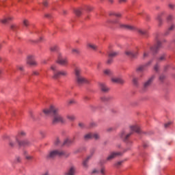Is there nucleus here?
Masks as SVG:
<instances>
[{"instance_id":"1","label":"nucleus","mask_w":175,"mask_h":175,"mask_svg":"<svg viewBox=\"0 0 175 175\" xmlns=\"http://www.w3.org/2000/svg\"><path fill=\"white\" fill-rule=\"evenodd\" d=\"M43 112L44 114H53V118L52 120L53 125H55L56 124H64L65 120L64 118L58 114V109L55 108L54 106L51 105L49 109H44Z\"/></svg>"},{"instance_id":"2","label":"nucleus","mask_w":175,"mask_h":175,"mask_svg":"<svg viewBox=\"0 0 175 175\" xmlns=\"http://www.w3.org/2000/svg\"><path fill=\"white\" fill-rule=\"evenodd\" d=\"M65 155L66 152L62 150H53L47 154L46 159H53L56 157H64Z\"/></svg>"},{"instance_id":"3","label":"nucleus","mask_w":175,"mask_h":175,"mask_svg":"<svg viewBox=\"0 0 175 175\" xmlns=\"http://www.w3.org/2000/svg\"><path fill=\"white\" fill-rule=\"evenodd\" d=\"M85 140H90L94 139L95 140H98L100 139L99 133H89L88 134L84 136Z\"/></svg>"},{"instance_id":"4","label":"nucleus","mask_w":175,"mask_h":175,"mask_svg":"<svg viewBox=\"0 0 175 175\" xmlns=\"http://www.w3.org/2000/svg\"><path fill=\"white\" fill-rule=\"evenodd\" d=\"M75 75L77 77L78 84H84L85 83H88V81L85 78L80 77V70L78 68L75 69Z\"/></svg>"},{"instance_id":"5","label":"nucleus","mask_w":175,"mask_h":175,"mask_svg":"<svg viewBox=\"0 0 175 175\" xmlns=\"http://www.w3.org/2000/svg\"><path fill=\"white\" fill-rule=\"evenodd\" d=\"M121 155H122V153L120 152H118V151L111 152L107 158V161H112L113 159L116 157H121Z\"/></svg>"},{"instance_id":"6","label":"nucleus","mask_w":175,"mask_h":175,"mask_svg":"<svg viewBox=\"0 0 175 175\" xmlns=\"http://www.w3.org/2000/svg\"><path fill=\"white\" fill-rule=\"evenodd\" d=\"M76 173V167L74 165H72L70 167L68 170H67L66 172H65L64 175H75Z\"/></svg>"},{"instance_id":"7","label":"nucleus","mask_w":175,"mask_h":175,"mask_svg":"<svg viewBox=\"0 0 175 175\" xmlns=\"http://www.w3.org/2000/svg\"><path fill=\"white\" fill-rule=\"evenodd\" d=\"M16 141L18 142V144H19L20 146L26 147L30 144L29 142L27 140L20 141L18 138H16Z\"/></svg>"},{"instance_id":"8","label":"nucleus","mask_w":175,"mask_h":175,"mask_svg":"<svg viewBox=\"0 0 175 175\" xmlns=\"http://www.w3.org/2000/svg\"><path fill=\"white\" fill-rule=\"evenodd\" d=\"M57 64H59V65H68V59H62L61 58V56H59Z\"/></svg>"},{"instance_id":"9","label":"nucleus","mask_w":175,"mask_h":175,"mask_svg":"<svg viewBox=\"0 0 175 175\" xmlns=\"http://www.w3.org/2000/svg\"><path fill=\"white\" fill-rule=\"evenodd\" d=\"M132 135L131 133H126V132H123L121 133V137L124 141H126L128 140V139L129 138V137Z\"/></svg>"},{"instance_id":"10","label":"nucleus","mask_w":175,"mask_h":175,"mask_svg":"<svg viewBox=\"0 0 175 175\" xmlns=\"http://www.w3.org/2000/svg\"><path fill=\"white\" fill-rule=\"evenodd\" d=\"M27 63L31 66L36 65V62L33 60V57L32 56H28Z\"/></svg>"},{"instance_id":"11","label":"nucleus","mask_w":175,"mask_h":175,"mask_svg":"<svg viewBox=\"0 0 175 175\" xmlns=\"http://www.w3.org/2000/svg\"><path fill=\"white\" fill-rule=\"evenodd\" d=\"M59 76H66V72L62 71V72H57V74H55L53 75V79H58Z\"/></svg>"},{"instance_id":"12","label":"nucleus","mask_w":175,"mask_h":175,"mask_svg":"<svg viewBox=\"0 0 175 175\" xmlns=\"http://www.w3.org/2000/svg\"><path fill=\"white\" fill-rule=\"evenodd\" d=\"M125 54H126V55H127L130 58H135L137 56V53H133L131 51H126Z\"/></svg>"},{"instance_id":"13","label":"nucleus","mask_w":175,"mask_h":175,"mask_svg":"<svg viewBox=\"0 0 175 175\" xmlns=\"http://www.w3.org/2000/svg\"><path fill=\"white\" fill-rule=\"evenodd\" d=\"M113 83H117L118 84H124V80L121 78H113L111 79Z\"/></svg>"},{"instance_id":"14","label":"nucleus","mask_w":175,"mask_h":175,"mask_svg":"<svg viewBox=\"0 0 175 175\" xmlns=\"http://www.w3.org/2000/svg\"><path fill=\"white\" fill-rule=\"evenodd\" d=\"M73 143V140L71 139H66L64 141V143H63V146H70V144H72Z\"/></svg>"},{"instance_id":"15","label":"nucleus","mask_w":175,"mask_h":175,"mask_svg":"<svg viewBox=\"0 0 175 175\" xmlns=\"http://www.w3.org/2000/svg\"><path fill=\"white\" fill-rule=\"evenodd\" d=\"M120 28H122L123 29H134V27L131 25H120Z\"/></svg>"},{"instance_id":"16","label":"nucleus","mask_w":175,"mask_h":175,"mask_svg":"<svg viewBox=\"0 0 175 175\" xmlns=\"http://www.w3.org/2000/svg\"><path fill=\"white\" fill-rule=\"evenodd\" d=\"M24 155H25V159L28 161H31L33 159V157L28 154L27 151L24 152Z\"/></svg>"},{"instance_id":"17","label":"nucleus","mask_w":175,"mask_h":175,"mask_svg":"<svg viewBox=\"0 0 175 175\" xmlns=\"http://www.w3.org/2000/svg\"><path fill=\"white\" fill-rule=\"evenodd\" d=\"M160 47H161V42H158L157 45L156 46L151 47L150 50L152 51H158V49H159Z\"/></svg>"},{"instance_id":"18","label":"nucleus","mask_w":175,"mask_h":175,"mask_svg":"<svg viewBox=\"0 0 175 175\" xmlns=\"http://www.w3.org/2000/svg\"><path fill=\"white\" fill-rule=\"evenodd\" d=\"M152 80H154V77H152L147 82L144 83L145 88L146 87H148V85H150L151 83H152Z\"/></svg>"},{"instance_id":"19","label":"nucleus","mask_w":175,"mask_h":175,"mask_svg":"<svg viewBox=\"0 0 175 175\" xmlns=\"http://www.w3.org/2000/svg\"><path fill=\"white\" fill-rule=\"evenodd\" d=\"M131 130L133 131V132H140V128L139 126H132L131 127Z\"/></svg>"},{"instance_id":"20","label":"nucleus","mask_w":175,"mask_h":175,"mask_svg":"<svg viewBox=\"0 0 175 175\" xmlns=\"http://www.w3.org/2000/svg\"><path fill=\"white\" fill-rule=\"evenodd\" d=\"M100 87H101V90L103 92H107V91H109V88H106V86L105 85V84H100Z\"/></svg>"},{"instance_id":"21","label":"nucleus","mask_w":175,"mask_h":175,"mask_svg":"<svg viewBox=\"0 0 175 175\" xmlns=\"http://www.w3.org/2000/svg\"><path fill=\"white\" fill-rule=\"evenodd\" d=\"M12 20H13V18H7L1 20V23L2 24H8V23H9V21H12Z\"/></svg>"},{"instance_id":"22","label":"nucleus","mask_w":175,"mask_h":175,"mask_svg":"<svg viewBox=\"0 0 175 175\" xmlns=\"http://www.w3.org/2000/svg\"><path fill=\"white\" fill-rule=\"evenodd\" d=\"M90 159V157H87V159L85 160H84V161L83 162V166L85 167H88V161Z\"/></svg>"},{"instance_id":"23","label":"nucleus","mask_w":175,"mask_h":175,"mask_svg":"<svg viewBox=\"0 0 175 175\" xmlns=\"http://www.w3.org/2000/svg\"><path fill=\"white\" fill-rule=\"evenodd\" d=\"M109 16H114L115 17H117V18H118V17H121V14H120V13H116V12H111V13H109Z\"/></svg>"},{"instance_id":"24","label":"nucleus","mask_w":175,"mask_h":175,"mask_svg":"<svg viewBox=\"0 0 175 175\" xmlns=\"http://www.w3.org/2000/svg\"><path fill=\"white\" fill-rule=\"evenodd\" d=\"M78 126H79L81 128V129H84L85 128H87V126H85V124H84L83 122H80L78 124Z\"/></svg>"},{"instance_id":"25","label":"nucleus","mask_w":175,"mask_h":175,"mask_svg":"<svg viewBox=\"0 0 175 175\" xmlns=\"http://www.w3.org/2000/svg\"><path fill=\"white\" fill-rule=\"evenodd\" d=\"M117 55H118V53L117 52H113V53L109 54V57L110 58H111L113 57H117Z\"/></svg>"},{"instance_id":"26","label":"nucleus","mask_w":175,"mask_h":175,"mask_svg":"<svg viewBox=\"0 0 175 175\" xmlns=\"http://www.w3.org/2000/svg\"><path fill=\"white\" fill-rule=\"evenodd\" d=\"M94 126H96V124H95L94 122H91V123H90L88 126H87V128L91 129V128H94Z\"/></svg>"},{"instance_id":"27","label":"nucleus","mask_w":175,"mask_h":175,"mask_svg":"<svg viewBox=\"0 0 175 175\" xmlns=\"http://www.w3.org/2000/svg\"><path fill=\"white\" fill-rule=\"evenodd\" d=\"M75 14L76 16H81V11L79 10H76L75 11Z\"/></svg>"},{"instance_id":"28","label":"nucleus","mask_w":175,"mask_h":175,"mask_svg":"<svg viewBox=\"0 0 175 175\" xmlns=\"http://www.w3.org/2000/svg\"><path fill=\"white\" fill-rule=\"evenodd\" d=\"M124 163V161H118L115 163V166L116 167H120L122 163Z\"/></svg>"},{"instance_id":"29","label":"nucleus","mask_w":175,"mask_h":175,"mask_svg":"<svg viewBox=\"0 0 175 175\" xmlns=\"http://www.w3.org/2000/svg\"><path fill=\"white\" fill-rule=\"evenodd\" d=\"M100 173L99 170H97L96 169H94L93 170H92V174H98Z\"/></svg>"},{"instance_id":"30","label":"nucleus","mask_w":175,"mask_h":175,"mask_svg":"<svg viewBox=\"0 0 175 175\" xmlns=\"http://www.w3.org/2000/svg\"><path fill=\"white\" fill-rule=\"evenodd\" d=\"M67 118L70 120V121H75V118L74 116H68Z\"/></svg>"},{"instance_id":"31","label":"nucleus","mask_w":175,"mask_h":175,"mask_svg":"<svg viewBox=\"0 0 175 175\" xmlns=\"http://www.w3.org/2000/svg\"><path fill=\"white\" fill-rule=\"evenodd\" d=\"M172 122H168L164 124V127L169 128L170 126V125H172Z\"/></svg>"},{"instance_id":"32","label":"nucleus","mask_w":175,"mask_h":175,"mask_svg":"<svg viewBox=\"0 0 175 175\" xmlns=\"http://www.w3.org/2000/svg\"><path fill=\"white\" fill-rule=\"evenodd\" d=\"M21 158L20 157H16L15 159V162L16 163H21Z\"/></svg>"},{"instance_id":"33","label":"nucleus","mask_w":175,"mask_h":175,"mask_svg":"<svg viewBox=\"0 0 175 175\" xmlns=\"http://www.w3.org/2000/svg\"><path fill=\"white\" fill-rule=\"evenodd\" d=\"M23 24L25 27H28V25H29V22H28L27 20H25L23 21Z\"/></svg>"},{"instance_id":"34","label":"nucleus","mask_w":175,"mask_h":175,"mask_svg":"<svg viewBox=\"0 0 175 175\" xmlns=\"http://www.w3.org/2000/svg\"><path fill=\"white\" fill-rule=\"evenodd\" d=\"M144 69V66H140L138 68H137V72H142Z\"/></svg>"},{"instance_id":"35","label":"nucleus","mask_w":175,"mask_h":175,"mask_svg":"<svg viewBox=\"0 0 175 175\" xmlns=\"http://www.w3.org/2000/svg\"><path fill=\"white\" fill-rule=\"evenodd\" d=\"M57 50H58V47L57 46L51 48V51H57Z\"/></svg>"},{"instance_id":"36","label":"nucleus","mask_w":175,"mask_h":175,"mask_svg":"<svg viewBox=\"0 0 175 175\" xmlns=\"http://www.w3.org/2000/svg\"><path fill=\"white\" fill-rule=\"evenodd\" d=\"M88 46L90 49H92V50H96V46L92 44H89Z\"/></svg>"},{"instance_id":"37","label":"nucleus","mask_w":175,"mask_h":175,"mask_svg":"<svg viewBox=\"0 0 175 175\" xmlns=\"http://www.w3.org/2000/svg\"><path fill=\"white\" fill-rule=\"evenodd\" d=\"M100 174H101L102 175H105V170L104 167L101 168V170H100Z\"/></svg>"},{"instance_id":"38","label":"nucleus","mask_w":175,"mask_h":175,"mask_svg":"<svg viewBox=\"0 0 175 175\" xmlns=\"http://www.w3.org/2000/svg\"><path fill=\"white\" fill-rule=\"evenodd\" d=\"M157 20H158V21H159V25H161V24H162V20L161 19V16H159L157 17Z\"/></svg>"},{"instance_id":"39","label":"nucleus","mask_w":175,"mask_h":175,"mask_svg":"<svg viewBox=\"0 0 175 175\" xmlns=\"http://www.w3.org/2000/svg\"><path fill=\"white\" fill-rule=\"evenodd\" d=\"M112 62H113V59H109L107 60V64L108 65H110V64H111Z\"/></svg>"},{"instance_id":"40","label":"nucleus","mask_w":175,"mask_h":175,"mask_svg":"<svg viewBox=\"0 0 175 175\" xmlns=\"http://www.w3.org/2000/svg\"><path fill=\"white\" fill-rule=\"evenodd\" d=\"M105 75H110V70H104Z\"/></svg>"},{"instance_id":"41","label":"nucleus","mask_w":175,"mask_h":175,"mask_svg":"<svg viewBox=\"0 0 175 175\" xmlns=\"http://www.w3.org/2000/svg\"><path fill=\"white\" fill-rule=\"evenodd\" d=\"M172 20H173V17L172 16H169L167 18V21H172Z\"/></svg>"},{"instance_id":"42","label":"nucleus","mask_w":175,"mask_h":175,"mask_svg":"<svg viewBox=\"0 0 175 175\" xmlns=\"http://www.w3.org/2000/svg\"><path fill=\"white\" fill-rule=\"evenodd\" d=\"M159 80L161 81H163V80H165V76H163V75L160 76Z\"/></svg>"},{"instance_id":"43","label":"nucleus","mask_w":175,"mask_h":175,"mask_svg":"<svg viewBox=\"0 0 175 175\" xmlns=\"http://www.w3.org/2000/svg\"><path fill=\"white\" fill-rule=\"evenodd\" d=\"M128 0H119L118 3H125V2H126Z\"/></svg>"},{"instance_id":"44","label":"nucleus","mask_w":175,"mask_h":175,"mask_svg":"<svg viewBox=\"0 0 175 175\" xmlns=\"http://www.w3.org/2000/svg\"><path fill=\"white\" fill-rule=\"evenodd\" d=\"M133 84L136 85L137 84V79L136 78L133 79Z\"/></svg>"},{"instance_id":"45","label":"nucleus","mask_w":175,"mask_h":175,"mask_svg":"<svg viewBox=\"0 0 175 175\" xmlns=\"http://www.w3.org/2000/svg\"><path fill=\"white\" fill-rule=\"evenodd\" d=\"M109 23H111V24H117V23H118V20L116 19V20L114 21H109Z\"/></svg>"},{"instance_id":"46","label":"nucleus","mask_w":175,"mask_h":175,"mask_svg":"<svg viewBox=\"0 0 175 175\" xmlns=\"http://www.w3.org/2000/svg\"><path fill=\"white\" fill-rule=\"evenodd\" d=\"M60 143L59 139L57 138L56 141L55 142V144L58 145Z\"/></svg>"},{"instance_id":"47","label":"nucleus","mask_w":175,"mask_h":175,"mask_svg":"<svg viewBox=\"0 0 175 175\" xmlns=\"http://www.w3.org/2000/svg\"><path fill=\"white\" fill-rule=\"evenodd\" d=\"M14 145H15V144H14L13 142H10V146L11 147H14Z\"/></svg>"},{"instance_id":"48","label":"nucleus","mask_w":175,"mask_h":175,"mask_svg":"<svg viewBox=\"0 0 175 175\" xmlns=\"http://www.w3.org/2000/svg\"><path fill=\"white\" fill-rule=\"evenodd\" d=\"M163 59H165V56H164V55L161 56V57L159 59V61H163Z\"/></svg>"},{"instance_id":"49","label":"nucleus","mask_w":175,"mask_h":175,"mask_svg":"<svg viewBox=\"0 0 175 175\" xmlns=\"http://www.w3.org/2000/svg\"><path fill=\"white\" fill-rule=\"evenodd\" d=\"M48 5H49V3H47V1H44L43 2V5L44 6H48Z\"/></svg>"},{"instance_id":"50","label":"nucleus","mask_w":175,"mask_h":175,"mask_svg":"<svg viewBox=\"0 0 175 175\" xmlns=\"http://www.w3.org/2000/svg\"><path fill=\"white\" fill-rule=\"evenodd\" d=\"M158 69H159L158 65H156V66H154V70H155L156 72H158Z\"/></svg>"},{"instance_id":"51","label":"nucleus","mask_w":175,"mask_h":175,"mask_svg":"<svg viewBox=\"0 0 175 175\" xmlns=\"http://www.w3.org/2000/svg\"><path fill=\"white\" fill-rule=\"evenodd\" d=\"M72 53H77V54H79V51H77V49H73Z\"/></svg>"},{"instance_id":"52","label":"nucleus","mask_w":175,"mask_h":175,"mask_svg":"<svg viewBox=\"0 0 175 175\" xmlns=\"http://www.w3.org/2000/svg\"><path fill=\"white\" fill-rule=\"evenodd\" d=\"M172 29H174V25H172L170 28L169 30L172 31Z\"/></svg>"},{"instance_id":"53","label":"nucleus","mask_w":175,"mask_h":175,"mask_svg":"<svg viewBox=\"0 0 175 175\" xmlns=\"http://www.w3.org/2000/svg\"><path fill=\"white\" fill-rule=\"evenodd\" d=\"M169 8H170V9H173L174 8V5L170 4Z\"/></svg>"},{"instance_id":"54","label":"nucleus","mask_w":175,"mask_h":175,"mask_svg":"<svg viewBox=\"0 0 175 175\" xmlns=\"http://www.w3.org/2000/svg\"><path fill=\"white\" fill-rule=\"evenodd\" d=\"M51 69H52V70H55V66H52L51 67Z\"/></svg>"},{"instance_id":"55","label":"nucleus","mask_w":175,"mask_h":175,"mask_svg":"<svg viewBox=\"0 0 175 175\" xmlns=\"http://www.w3.org/2000/svg\"><path fill=\"white\" fill-rule=\"evenodd\" d=\"M139 33H142V35H144V31L139 30Z\"/></svg>"},{"instance_id":"56","label":"nucleus","mask_w":175,"mask_h":175,"mask_svg":"<svg viewBox=\"0 0 175 175\" xmlns=\"http://www.w3.org/2000/svg\"><path fill=\"white\" fill-rule=\"evenodd\" d=\"M42 175H51L49 172H45L44 174H42Z\"/></svg>"},{"instance_id":"57","label":"nucleus","mask_w":175,"mask_h":175,"mask_svg":"<svg viewBox=\"0 0 175 175\" xmlns=\"http://www.w3.org/2000/svg\"><path fill=\"white\" fill-rule=\"evenodd\" d=\"M147 55H148V54L147 53H144V57L145 58V57H147Z\"/></svg>"},{"instance_id":"58","label":"nucleus","mask_w":175,"mask_h":175,"mask_svg":"<svg viewBox=\"0 0 175 175\" xmlns=\"http://www.w3.org/2000/svg\"><path fill=\"white\" fill-rule=\"evenodd\" d=\"M109 2H110V3H113V0H109Z\"/></svg>"},{"instance_id":"59","label":"nucleus","mask_w":175,"mask_h":175,"mask_svg":"<svg viewBox=\"0 0 175 175\" xmlns=\"http://www.w3.org/2000/svg\"><path fill=\"white\" fill-rule=\"evenodd\" d=\"M33 75H39V73L36 72H33Z\"/></svg>"},{"instance_id":"60","label":"nucleus","mask_w":175,"mask_h":175,"mask_svg":"<svg viewBox=\"0 0 175 175\" xmlns=\"http://www.w3.org/2000/svg\"><path fill=\"white\" fill-rule=\"evenodd\" d=\"M14 28V25L11 26V29H13Z\"/></svg>"},{"instance_id":"61","label":"nucleus","mask_w":175,"mask_h":175,"mask_svg":"<svg viewBox=\"0 0 175 175\" xmlns=\"http://www.w3.org/2000/svg\"><path fill=\"white\" fill-rule=\"evenodd\" d=\"M25 135V133H21V135Z\"/></svg>"},{"instance_id":"62","label":"nucleus","mask_w":175,"mask_h":175,"mask_svg":"<svg viewBox=\"0 0 175 175\" xmlns=\"http://www.w3.org/2000/svg\"><path fill=\"white\" fill-rule=\"evenodd\" d=\"M20 70H23V67L19 68Z\"/></svg>"},{"instance_id":"63","label":"nucleus","mask_w":175,"mask_h":175,"mask_svg":"<svg viewBox=\"0 0 175 175\" xmlns=\"http://www.w3.org/2000/svg\"><path fill=\"white\" fill-rule=\"evenodd\" d=\"M73 103V101H70L69 104L71 105V103Z\"/></svg>"},{"instance_id":"64","label":"nucleus","mask_w":175,"mask_h":175,"mask_svg":"<svg viewBox=\"0 0 175 175\" xmlns=\"http://www.w3.org/2000/svg\"><path fill=\"white\" fill-rule=\"evenodd\" d=\"M109 131H113V129H109Z\"/></svg>"}]
</instances>
